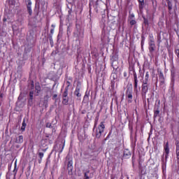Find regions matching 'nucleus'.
<instances>
[{
    "label": "nucleus",
    "instance_id": "obj_1",
    "mask_svg": "<svg viewBox=\"0 0 179 179\" xmlns=\"http://www.w3.org/2000/svg\"><path fill=\"white\" fill-rule=\"evenodd\" d=\"M104 129H106V124H104V122H101L100 124L96 129V138L98 139L101 138V134L104 132Z\"/></svg>",
    "mask_w": 179,
    "mask_h": 179
},
{
    "label": "nucleus",
    "instance_id": "obj_2",
    "mask_svg": "<svg viewBox=\"0 0 179 179\" xmlns=\"http://www.w3.org/2000/svg\"><path fill=\"white\" fill-rule=\"evenodd\" d=\"M150 86V84L142 83L141 95L143 100H146V94H148V92H149Z\"/></svg>",
    "mask_w": 179,
    "mask_h": 179
},
{
    "label": "nucleus",
    "instance_id": "obj_3",
    "mask_svg": "<svg viewBox=\"0 0 179 179\" xmlns=\"http://www.w3.org/2000/svg\"><path fill=\"white\" fill-rule=\"evenodd\" d=\"M134 93V90L132 88V85L130 87H128L126 90V98L127 99L128 103H132V99H134V96H132Z\"/></svg>",
    "mask_w": 179,
    "mask_h": 179
},
{
    "label": "nucleus",
    "instance_id": "obj_4",
    "mask_svg": "<svg viewBox=\"0 0 179 179\" xmlns=\"http://www.w3.org/2000/svg\"><path fill=\"white\" fill-rule=\"evenodd\" d=\"M133 76H134V90L136 94H138V83H139V80H138V74H136V71H133Z\"/></svg>",
    "mask_w": 179,
    "mask_h": 179
},
{
    "label": "nucleus",
    "instance_id": "obj_5",
    "mask_svg": "<svg viewBox=\"0 0 179 179\" xmlns=\"http://www.w3.org/2000/svg\"><path fill=\"white\" fill-rule=\"evenodd\" d=\"M66 159L69 160L67 162V169L69 171V176H72V171H73V160H72V159L68 158V157H66Z\"/></svg>",
    "mask_w": 179,
    "mask_h": 179
},
{
    "label": "nucleus",
    "instance_id": "obj_6",
    "mask_svg": "<svg viewBox=\"0 0 179 179\" xmlns=\"http://www.w3.org/2000/svg\"><path fill=\"white\" fill-rule=\"evenodd\" d=\"M64 148H65V141L64 142L63 144L62 143L59 145H55L53 150H55V152H58L59 155H61V153H62V152L64 151Z\"/></svg>",
    "mask_w": 179,
    "mask_h": 179
},
{
    "label": "nucleus",
    "instance_id": "obj_7",
    "mask_svg": "<svg viewBox=\"0 0 179 179\" xmlns=\"http://www.w3.org/2000/svg\"><path fill=\"white\" fill-rule=\"evenodd\" d=\"M148 50L150 54L153 57V53L156 51V43L155 42H148Z\"/></svg>",
    "mask_w": 179,
    "mask_h": 179
},
{
    "label": "nucleus",
    "instance_id": "obj_8",
    "mask_svg": "<svg viewBox=\"0 0 179 179\" xmlns=\"http://www.w3.org/2000/svg\"><path fill=\"white\" fill-rule=\"evenodd\" d=\"M31 0L27 1V10L30 16L33 15V10L31 9Z\"/></svg>",
    "mask_w": 179,
    "mask_h": 179
},
{
    "label": "nucleus",
    "instance_id": "obj_9",
    "mask_svg": "<svg viewBox=\"0 0 179 179\" xmlns=\"http://www.w3.org/2000/svg\"><path fill=\"white\" fill-rule=\"evenodd\" d=\"M142 83L145 85H150V78L149 71L145 72V76L142 81Z\"/></svg>",
    "mask_w": 179,
    "mask_h": 179
},
{
    "label": "nucleus",
    "instance_id": "obj_10",
    "mask_svg": "<svg viewBox=\"0 0 179 179\" xmlns=\"http://www.w3.org/2000/svg\"><path fill=\"white\" fill-rule=\"evenodd\" d=\"M164 152H165V159L167 160L169 159V153H170V148H169V142H166L164 146Z\"/></svg>",
    "mask_w": 179,
    "mask_h": 179
},
{
    "label": "nucleus",
    "instance_id": "obj_11",
    "mask_svg": "<svg viewBox=\"0 0 179 179\" xmlns=\"http://www.w3.org/2000/svg\"><path fill=\"white\" fill-rule=\"evenodd\" d=\"M138 169L142 176H145V174H146V166H142V164H141V162H138Z\"/></svg>",
    "mask_w": 179,
    "mask_h": 179
},
{
    "label": "nucleus",
    "instance_id": "obj_12",
    "mask_svg": "<svg viewBox=\"0 0 179 179\" xmlns=\"http://www.w3.org/2000/svg\"><path fill=\"white\" fill-rule=\"evenodd\" d=\"M124 159H129L131 157V151L128 149H124L123 152Z\"/></svg>",
    "mask_w": 179,
    "mask_h": 179
},
{
    "label": "nucleus",
    "instance_id": "obj_13",
    "mask_svg": "<svg viewBox=\"0 0 179 179\" xmlns=\"http://www.w3.org/2000/svg\"><path fill=\"white\" fill-rule=\"evenodd\" d=\"M74 95L77 97H80L82 94H80V87L79 85H77L76 87V90L74 91Z\"/></svg>",
    "mask_w": 179,
    "mask_h": 179
},
{
    "label": "nucleus",
    "instance_id": "obj_14",
    "mask_svg": "<svg viewBox=\"0 0 179 179\" xmlns=\"http://www.w3.org/2000/svg\"><path fill=\"white\" fill-rule=\"evenodd\" d=\"M159 82H160V86H163L165 83V80H164V75L163 74V73H160L159 74Z\"/></svg>",
    "mask_w": 179,
    "mask_h": 179
},
{
    "label": "nucleus",
    "instance_id": "obj_15",
    "mask_svg": "<svg viewBox=\"0 0 179 179\" xmlns=\"http://www.w3.org/2000/svg\"><path fill=\"white\" fill-rule=\"evenodd\" d=\"M166 2L168 5L169 13L171 15V10H173V3L170 0H166Z\"/></svg>",
    "mask_w": 179,
    "mask_h": 179
},
{
    "label": "nucleus",
    "instance_id": "obj_16",
    "mask_svg": "<svg viewBox=\"0 0 179 179\" xmlns=\"http://www.w3.org/2000/svg\"><path fill=\"white\" fill-rule=\"evenodd\" d=\"M138 8L140 10H142L143 8H145V0H138Z\"/></svg>",
    "mask_w": 179,
    "mask_h": 179
},
{
    "label": "nucleus",
    "instance_id": "obj_17",
    "mask_svg": "<svg viewBox=\"0 0 179 179\" xmlns=\"http://www.w3.org/2000/svg\"><path fill=\"white\" fill-rule=\"evenodd\" d=\"M89 173H90V171L87 170L86 172L84 173L85 179L93 178V173H90V176H89Z\"/></svg>",
    "mask_w": 179,
    "mask_h": 179
},
{
    "label": "nucleus",
    "instance_id": "obj_18",
    "mask_svg": "<svg viewBox=\"0 0 179 179\" xmlns=\"http://www.w3.org/2000/svg\"><path fill=\"white\" fill-rule=\"evenodd\" d=\"M90 96V93L88 92H86L85 94V96L83 97V102L87 103L89 101V96Z\"/></svg>",
    "mask_w": 179,
    "mask_h": 179
},
{
    "label": "nucleus",
    "instance_id": "obj_19",
    "mask_svg": "<svg viewBox=\"0 0 179 179\" xmlns=\"http://www.w3.org/2000/svg\"><path fill=\"white\" fill-rule=\"evenodd\" d=\"M15 143H23V136L16 137Z\"/></svg>",
    "mask_w": 179,
    "mask_h": 179
},
{
    "label": "nucleus",
    "instance_id": "obj_20",
    "mask_svg": "<svg viewBox=\"0 0 179 179\" xmlns=\"http://www.w3.org/2000/svg\"><path fill=\"white\" fill-rule=\"evenodd\" d=\"M176 153L177 163L179 165V145H176Z\"/></svg>",
    "mask_w": 179,
    "mask_h": 179
},
{
    "label": "nucleus",
    "instance_id": "obj_21",
    "mask_svg": "<svg viewBox=\"0 0 179 179\" xmlns=\"http://www.w3.org/2000/svg\"><path fill=\"white\" fill-rule=\"evenodd\" d=\"M69 101V98L68 96L63 97L62 104H64V106H68Z\"/></svg>",
    "mask_w": 179,
    "mask_h": 179
},
{
    "label": "nucleus",
    "instance_id": "obj_22",
    "mask_svg": "<svg viewBox=\"0 0 179 179\" xmlns=\"http://www.w3.org/2000/svg\"><path fill=\"white\" fill-rule=\"evenodd\" d=\"M157 117H160V110H159V108L154 110V118H157Z\"/></svg>",
    "mask_w": 179,
    "mask_h": 179
},
{
    "label": "nucleus",
    "instance_id": "obj_23",
    "mask_svg": "<svg viewBox=\"0 0 179 179\" xmlns=\"http://www.w3.org/2000/svg\"><path fill=\"white\" fill-rule=\"evenodd\" d=\"M35 90H36L37 93H40L41 92V87L40 86V84L36 83L35 85Z\"/></svg>",
    "mask_w": 179,
    "mask_h": 179
},
{
    "label": "nucleus",
    "instance_id": "obj_24",
    "mask_svg": "<svg viewBox=\"0 0 179 179\" xmlns=\"http://www.w3.org/2000/svg\"><path fill=\"white\" fill-rule=\"evenodd\" d=\"M34 96V91H31L29 92V103H30V101H33Z\"/></svg>",
    "mask_w": 179,
    "mask_h": 179
},
{
    "label": "nucleus",
    "instance_id": "obj_25",
    "mask_svg": "<svg viewBox=\"0 0 179 179\" xmlns=\"http://www.w3.org/2000/svg\"><path fill=\"white\" fill-rule=\"evenodd\" d=\"M146 39V38H145L144 35L141 36V48H143V45H145V40Z\"/></svg>",
    "mask_w": 179,
    "mask_h": 179
},
{
    "label": "nucleus",
    "instance_id": "obj_26",
    "mask_svg": "<svg viewBox=\"0 0 179 179\" xmlns=\"http://www.w3.org/2000/svg\"><path fill=\"white\" fill-rule=\"evenodd\" d=\"M135 20V14H134V13H129L128 20Z\"/></svg>",
    "mask_w": 179,
    "mask_h": 179
},
{
    "label": "nucleus",
    "instance_id": "obj_27",
    "mask_svg": "<svg viewBox=\"0 0 179 179\" xmlns=\"http://www.w3.org/2000/svg\"><path fill=\"white\" fill-rule=\"evenodd\" d=\"M130 26H135V24H136V20L134 19V20H128Z\"/></svg>",
    "mask_w": 179,
    "mask_h": 179
},
{
    "label": "nucleus",
    "instance_id": "obj_28",
    "mask_svg": "<svg viewBox=\"0 0 179 179\" xmlns=\"http://www.w3.org/2000/svg\"><path fill=\"white\" fill-rule=\"evenodd\" d=\"M155 43V38L153 37V34H151L149 35V41L148 43Z\"/></svg>",
    "mask_w": 179,
    "mask_h": 179
},
{
    "label": "nucleus",
    "instance_id": "obj_29",
    "mask_svg": "<svg viewBox=\"0 0 179 179\" xmlns=\"http://www.w3.org/2000/svg\"><path fill=\"white\" fill-rule=\"evenodd\" d=\"M143 23L145 26H149V20H148V18L143 17Z\"/></svg>",
    "mask_w": 179,
    "mask_h": 179
},
{
    "label": "nucleus",
    "instance_id": "obj_30",
    "mask_svg": "<svg viewBox=\"0 0 179 179\" xmlns=\"http://www.w3.org/2000/svg\"><path fill=\"white\" fill-rule=\"evenodd\" d=\"M98 122H99V115L96 116V118H95L94 124V129L95 128H96Z\"/></svg>",
    "mask_w": 179,
    "mask_h": 179
},
{
    "label": "nucleus",
    "instance_id": "obj_31",
    "mask_svg": "<svg viewBox=\"0 0 179 179\" xmlns=\"http://www.w3.org/2000/svg\"><path fill=\"white\" fill-rule=\"evenodd\" d=\"M68 87H66L63 93V97H68Z\"/></svg>",
    "mask_w": 179,
    "mask_h": 179
},
{
    "label": "nucleus",
    "instance_id": "obj_32",
    "mask_svg": "<svg viewBox=\"0 0 179 179\" xmlns=\"http://www.w3.org/2000/svg\"><path fill=\"white\" fill-rule=\"evenodd\" d=\"M49 40H50V44L51 47H54V41L52 40V36H50Z\"/></svg>",
    "mask_w": 179,
    "mask_h": 179
},
{
    "label": "nucleus",
    "instance_id": "obj_33",
    "mask_svg": "<svg viewBox=\"0 0 179 179\" xmlns=\"http://www.w3.org/2000/svg\"><path fill=\"white\" fill-rule=\"evenodd\" d=\"M131 162H132V166L135 167V155H133L132 157H131Z\"/></svg>",
    "mask_w": 179,
    "mask_h": 179
},
{
    "label": "nucleus",
    "instance_id": "obj_34",
    "mask_svg": "<svg viewBox=\"0 0 179 179\" xmlns=\"http://www.w3.org/2000/svg\"><path fill=\"white\" fill-rule=\"evenodd\" d=\"M38 155L39 159H43V157H44V153L43 152H38Z\"/></svg>",
    "mask_w": 179,
    "mask_h": 179
},
{
    "label": "nucleus",
    "instance_id": "obj_35",
    "mask_svg": "<svg viewBox=\"0 0 179 179\" xmlns=\"http://www.w3.org/2000/svg\"><path fill=\"white\" fill-rule=\"evenodd\" d=\"M57 97H58V94H55L52 95V100H55V101H57Z\"/></svg>",
    "mask_w": 179,
    "mask_h": 179
},
{
    "label": "nucleus",
    "instance_id": "obj_36",
    "mask_svg": "<svg viewBox=\"0 0 179 179\" xmlns=\"http://www.w3.org/2000/svg\"><path fill=\"white\" fill-rule=\"evenodd\" d=\"M48 99H50V96L46 95L44 96V100L46 103H48Z\"/></svg>",
    "mask_w": 179,
    "mask_h": 179
},
{
    "label": "nucleus",
    "instance_id": "obj_37",
    "mask_svg": "<svg viewBox=\"0 0 179 179\" xmlns=\"http://www.w3.org/2000/svg\"><path fill=\"white\" fill-rule=\"evenodd\" d=\"M175 54L179 58V49H176L175 50Z\"/></svg>",
    "mask_w": 179,
    "mask_h": 179
},
{
    "label": "nucleus",
    "instance_id": "obj_38",
    "mask_svg": "<svg viewBox=\"0 0 179 179\" xmlns=\"http://www.w3.org/2000/svg\"><path fill=\"white\" fill-rule=\"evenodd\" d=\"M27 124H26V119H23L22 126L27 127Z\"/></svg>",
    "mask_w": 179,
    "mask_h": 179
},
{
    "label": "nucleus",
    "instance_id": "obj_39",
    "mask_svg": "<svg viewBox=\"0 0 179 179\" xmlns=\"http://www.w3.org/2000/svg\"><path fill=\"white\" fill-rule=\"evenodd\" d=\"M69 33H71V29L69 28V27H67V36L68 37H69Z\"/></svg>",
    "mask_w": 179,
    "mask_h": 179
},
{
    "label": "nucleus",
    "instance_id": "obj_40",
    "mask_svg": "<svg viewBox=\"0 0 179 179\" xmlns=\"http://www.w3.org/2000/svg\"><path fill=\"white\" fill-rule=\"evenodd\" d=\"M21 131H22V132H24V131H26V126H22Z\"/></svg>",
    "mask_w": 179,
    "mask_h": 179
},
{
    "label": "nucleus",
    "instance_id": "obj_41",
    "mask_svg": "<svg viewBox=\"0 0 179 179\" xmlns=\"http://www.w3.org/2000/svg\"><path fill=\"white\" fill-rule=\"evenodd\" d=\"M67 86L66 87H68V90H69V86H71V82L66 81Z\"/></svg>",
    "mask_w": 179,
    "mask_h": 179
},
{
    "label": "nucleus",
    "instance_id": "obj_42",
    "mask_svg": "<svg viewBox=\"0 0 179 179\" xmlns=\"http://www.w3.org/2000/svg\"><path fill=\"white\" fill-rule=\"evenodd\" d=\"M52 125H51V123H47L46 124V127L47 128H51Z\"/></svg>",
    "mask_w": 179,
    "mask_h": 179
},
{
    "label": "nucleus",
    "instance_id": "obj_43",
    "mask_svg": "<svg viewBox=\"0 0 179 179\" xmlns=\"http://www.w3.org/2000/svg\"><path fill=\"white\" fill-rule=\"evenodd\" d=\"M50 34L52 36L54 34V28L50 29Z\"/></svg>",
    "mask_w": 179,
    "mask_h": 179
},
{
    "label": "nucleus",
    "instance_id": "obj_44",
    "mask_svg": "<svg viewBox=\"0 0 179 179\" xmlns=\"http://www.w3.org/2000/svg\"><path fill=\"white\" fill-rule=\"evenodd\" d=\"M51 55H57V52L52 51Z\"/></svg>",
    "mask_w": 179,
    "mask_h": 179
},
{
    "label": "nucleus",
    "instance_id": "obj_45",
    "mask_svg": "<svg viewBox=\"0 0 179 179\" xmlns=\"http://www.w3.org/2000/svg\"><path fill=\"white\" fill-rule=\"evenodd\" d=\"M123 75L124 78H127V72H124Z\"/></svg>",
    "mask_w": 179,
    "mask_h": 179
},
{
    "label": "nucleus",
    "instance_id": "obj_46",
    "mask_svg": "<svg viewBox=\"0 0 179 179\" xmlns=\"http://www.w3.org/2000/svg\"><path fill=\"white\" fill-rule=\"evenodd\" d=\"M78 139H79L80 142H82L83 141L82 138H80V137H78Z\"/></svg>",
    "mask_w": 179,
    "mask_h": 179
},
{
    "label": "nucleus",
    "instance_id": "obj_47",
    "mask_svg": "<svg viewBox=\"0 0 179 179\" xmlns=\"http://www.w3.org/2000/svg\"><path fill=\"white\" fill-rule=\"evenodd\" d=\"M42 160H43V159H40L38 160V163L41 164V162H42Z\"/></svg>",
    "mask_w": 179,
    "mask_h": 179
},
{
    "label": "nucleus",
    "instance_id": "obj_48",
    "mask_svg": "<svg viewBox=\"0 0 179 179\" xmlns=\"http://www.w3.org/2000/svg\"><path fill=\"white\" fill-rule=\"evenodd\" d=\"M111 134H112V132L110 131V132L108 133V136H110L111 135Z\"/></svg>",
    "mask_w": 179,
    "mask_h": 179
},
{
    "label": "nucleus",
    "instance_id": "obj_49",
    "mask_svg": "<svg viewBox=\"0 0 179 179\" xmlns=\"http://www.w3.org/2000/svg\"><path fill=\"white\" fill-rule=\"evenodd\" d=\"M16 170V163L15 164V168H14V171Z\"/></svg>",
    "mask_w": 179,
    "mask_h": 179
},
{
    "label": "nucleus",
    "instance_id": "obj_50",
    "mask_svg": "<svg viewBox=\"0 0 179 179\" xmlns=\"http://www.w3.org/2000/svg\"><path fill=\"white\" fill-rule=\"evenodd\" d=\"M51 27H53V29H54L55 27V25L52 24Z\"/></svg>",
    "mask_w": 179,
    "mask_h": 179
},
{
    "label": "nucleus",
    "instance_id": "obj_51",
    "mask_svg": "<svg viewBox=\"0 0 179 179\" xmlns=\"http://www.w3.org/2000/svg\"><path fill=\"white\" fill-rule=\"evenodd\" d=\"M108 138H110V136H108V134L106 139H108Z\"/></svg>",
    "mask_w": 179,
    "mask_h": 179
},
{
    "label": "nucleus",
    "instance_id": "obj_52",
    "mask_svg": "<svg viewBox=\"0 0 179 179\" xmlns=\"http://www.w3.org/2000/svg\"><path fill=\"white\" fill-rule=\"evenodd\" d=\"M31 86H32V87H34V83H32V84H31Z\"/></svg>",
    "mask_w": 179,
    "mask_h": 179
},
{
    "label": "nucleus",
    "instance_id": "obj_53",
    "mask_svg": "<svg viewBox=\"0 0 179 179\" xmlns=\"http://www.w3.org/2000/svg\"><path fill=\"white\" fill-rule=\"evenodd\" d=\"M36 8H37V4L35 5V9H36Z\"/></svg>",
    "mask_w": 179,
    "mask_h": 179
},
{
    "label": "nucleus",
    "instance_id": "obj_54",
    "mask_svg": "<svg viewBox=\"0 0 179 179\" xmlns=\"http://www.w3.org/2000/svg\"><path fill=\"white\" fill-rule=\"evenodd\" d=\"M43 152H45V150H43Z\"/></svg>",
    "mask_w": 179,
    "mask_h": 179
},
{
    "label": "nucleus",
    "instance_id": "obj_55",
    "mask_svg": "<svg viewBox=\"0 0 179 179\" xmlns=\"http://www.w3.org/2000/svg\"><path fill=\"white\" fill-rule=\"evenodd\" d=\"M37 15H38V12H37Z\"/></svg>",
    "mask_w": 179,
    "mask_h": 179
},
{
    "label": "nucleus",
    "instance_id": "obj_56",
    "mask_svg": "<svg viewBox=\"0 0 179 179\" xmlns=\"http://www.w3.org/2000/svg\"><path fill=\"white\" fill-rule=\"evenodd\" d=\"M139 72H141V70H139Z\"/></svg>",
    "mask_w": 179,
    "mask_h": 179
}]
</instances>
